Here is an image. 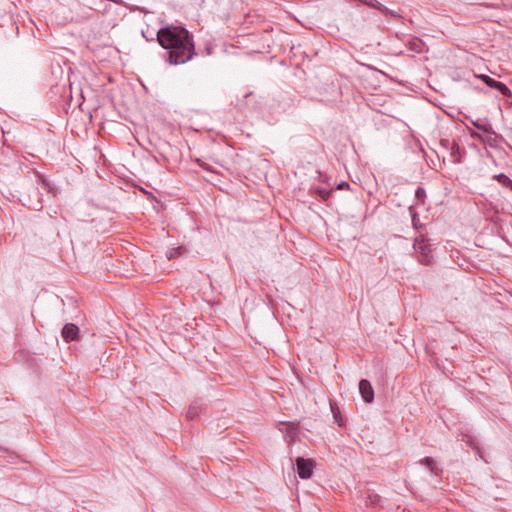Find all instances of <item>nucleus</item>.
<instances>
[{"label":"nucleus","mask_w":512,"mask_h":512,"mask_svg":"<svg viewBox=\"0 0 512 512\" xmlns=\"http://www.w3.org/2000/svg\"><path fill=\"white\" fill-rule=\"evenodd\" d=\"M160 46L167 52L171 65L184 64L195 55L193 35L183 26L166 25L156 34Z\"/></svg>","instance_id":"f257e3e1"},{"label":"nucleus","mask_w":512,"mask_h":512,"mask_svg":"<svg viewBox=\"0 0 512 512\" xmlns=\"http://www.w3.org/2000/svg\"><path fill=\"white\" fill-rule=\"evenodd\" d=\"M413 248L418 254V260L421 264L429 265L432 263V248L426 236L421 234L416 237L413 243Z\"/></svg>","instance_id":"f03ea898"},{"label":"nucleus","mask_w":512,"mask_h":512,"mask_svg":"<svg viewBox=\"0 0 512 512\" xmlns=\"http://www.w3.org/2000/svg\"><path fill=\"white\" fill-rule=\"evenodd\" d=\"M296 471L301 479H309L313 475L315 461L304 457H297L295 460Z\"/></svg>","instance_id":"7ed1b4c3"},{"label":"nucleus","mask_w":512,"mask_h":512,"mask_svg":"<svg viewBox=\"0 0 512 512\" xmlns=\"http://www.w3.org/2000/svg\"><path fill=\"white\" fill-rule=\"evenodd\" d=\"M61 336L66 343L80 339V330L76 324L67 323L61 330Z\"/></svg>","instance_id":"20e7f679"},{"label":"nucleus","mask_w":512,"mask_h":512,"mask_svg":"<svg viewBox=\"0 0 512 512\" xmlns=\"http://www.w3.org/2000/svg\"><path fill=\"white\" fill-rule=\"evenodd\" d=\"M359 392L364 402L372 403L374 401V389L367 379L359 381Z\"/></svg>","instance_id":"39448f33"},{"label":"nucleus","mask_w":512,"mask_h":512,"mask_svg":"<svg viewBox=\"0 0 512 512\" xmlns=\"http://www.w3.org/2000/svg\"><path fill=\"white\" fill-rule=\"evenodd\" d=\"M362 499L364 500L366 506H377L380 504L381 502V497L380 495H378L377 493H375L374 491L368 489L366 491H363L362 494Z\"/></svg>","instance_id":"423d86ee"},{"label":"nucleus","mask_w":512,"mask_h":512,"mask_svg":"<svg viewBox=\"0 0 512 512\" xmlns=\"http://www.w3.org/2000/svg\"><path fill=\"white\" fill-rule=\"evenodd\" d=\"M204 409H205V407L201 402L194 401L193 403L190 404V406L187 410V413H186L187 419L195 420L200 415V413H202V411Z\"/></svg>","instance_id":"0eeeda50"},{"label":"nucleus","mask_w":512,"mask_h":512,"mask_svg":"<svg viewBox=\"0 0 512 512\" xmlns=\"http://www.w3.org/2000/svg\"><path fill=\"white\" fill-rule=\"evenodd\" d=\"M420 463L427 467L432 474L436 476L442 475V469L438 467L436 461L432 457H425L420 461Z\"/></svg>","instance_id":"6e6552de"},{"label":"nucleus","mask_w":512,"mask_h":512,"mask_svg":"<svg viewBox=\"0 0 512 512\" xmlns=\"http://www.w3.org/2000/svg\"><path fill=\"white\" fill-rule=\"evenodd\" d=\"M490 88L497 90L498 92H500L503 96H505L507 98H512L511 90L507 87L506 84H504L501 81H498V80L494 79L491 82Z\"/></svg>","instance_id":"1a4fd4ad"},{"label":"nucleus","mask_w":512,"mask_h":512,"mask_svg":"<svg viewBox=\"0 0 512 512\" xmlns=\"http://www.w3.org/2000/svg\"><path fill=\"white\" fill-rule=\"evenodd\" d=\"M409 212L411 215L412 227L417 231H421L424 228V225L420 222L419 214L415 211L413 206L409 207Z\"/></svg>","instance_id":"9d476101"},{"label":"nucleus","mask_w":512,"mask_h":512,"mask_svg":"<svg viewBox=\"0 0 512 512\" xmlns=\"http://www.w3.org/2000/svg\"><path fill=\"white\" fill-rule=\"evenodd\" d=\"M407 46L409 50L421 53L423 51L424 42L420 38L414 37L408 42Z\"/></svg>","instance_id":"9b49d317"},{"label":"nucleus","mask_w":512,"mask_h":512,"mask_svg":"<svg viewBox=\"0 0 512 512\" xmlns=\"http://www.w3.org/2000/svg\"><path fill=\"white\" fill-rule=\"evenodd\" d=\"M330 408H331V412L333 414V418H334L335 422L340 427L345 426V419L342 417L341 412H340L338 406L336 405V403L330 402Z\"/></svg>","instance_id":"f8f14e48"},{"label":"nucleus","mask_w":512,"mask_h":512,"mask_svg":"<svg viewBox=\"0 0 512 512\" xmlns=\"http://www.w3.org/2000/svg\"><path fill=\"white\" fill-rule=\"evenodd\" d=\"M472 124L478 130H480L488 135H495V132L489 123H483L478 120V121H473Z\"/></svg>","instance_id":"ddd939ff"},{"label":"nucleus","mask_w":512,"mask_h":512,"mask_svg":"<svg viewBox=\"0 0 512 512\" xmlns=\"http://www.w3.org/2000/svg\"><path fill=\"white\" fill-rule=\"evenodd\" d=\"M495 180L502 186L509 188L512 191V179H510L506 174L500 173L493 176Z\"/></svg>","instance_id":"4468645a"},{"label":"nucleus","mask_w":512,"mask_h":512,"mask_svg":"<svg viewBox=\"0 0 512 512\" xmlns=\"http://www.w3.org/2000/svg\"><path fill=\"white\" fill-rule=\"evenodd\" d=\"M449 150H450V155L453 158V162H455V163L461 162L460 147L455 141H452Z\"/></svg>","instance_id":"2eb2a0df"},{"label":"nucleus","mask_w":512,"mask_h":512,"mask_svg":"<svg viewBox=\"0 0 512 512\" xmlns=\"http://www.w3.org/2000/svg\"><path fill=\"white\" fill-rule=\"evenodd\" d=\"M186 252V248L183 246H178L175 248H171L166 252V257L169 260L175 259L179 257L180 255L184 254Z\"/></svg>","instance_id":"dca6fc26"},{"label":"nucleus","mask_w":512,"mask_h":512,"mask_svg":"<svg viewBox=\"0 0 512 512\" xmlns=\"http://www.w3.org/2000/svg\"><path fill=\"white\" fill-rule=\"evenodd\" d=\"M37 177H38V181L42 185V187L44 189H46L49 193H52L53 196H55L56 195V190L51 185V183L43 175L38 174Z\"/></svg>","instance_id":"f3484780"},{"label":"nucleus","mask_w":512,"mask_h":512,"mask_svg":"<svg viewBox=\"0 0 512 512\" xmlns=\"http://www.w3.org/2000/svg\"><path fill=\"white\" fill-rule=\"evenodd\" d=\"M314 192L315 195L324 202H326L332 194V190H328L322 187L316 188Z\"/></svg>","instance_id":"a211bd4d"},{"label":"nucleus","mask_w":512,"mask_h":512,"mask_svg":"<svg viewBox=\"0 0 512 512\" xmlns=\"http://www.w3.org/2000/svg\"><path fill=\"white\" fill-rule=\"evenodd\" d=\"M426 191L423 187H418L415 191V199L417 204L423 205L425 203Z\"/></svg>","instance_id":"6ab92c4d"},{"label":"nucleus","mask_w":512,"mask_h":512,"mask_svg":"<svg viewBox=\"0 0 512 512\" xmlns=\"http://www.w3.org/2000/svg\"><path fill=\"white\" fill-rule=\"evenodd\" d=\"M195 162H196V163H197V164H198L202 169L207 170V171H211V172L213 171V170H212V168H211V166H210V165H208V164H207L206 162H204L203 160H201V159L197 158V159L195 160Z\"/></svg>","instance_id":"aec40b11"},{"label":"nucleus","mask_w":512,"mask_h":512,"mask_svg":"<svg viewBox=\"0 0 512 512\" xmlns=\"http://www.w3.org/2000/svg\"><path fill=\"white\" fill-rule=\"evenodd\" d=\"M480 79L483 81V83H485L488 87L491 86V82L494 80V78L488 76V75H485V74H482L480 75Z\"/></svg>","instance_id":"412c9836"},{"label":"nucleus","mask_w":512,"mask_h":512,"mask_svg":"<svg viewBox=\"0 0 512 512\" xmlns=\"http://www.w3.org/2000/svg\"><path fill=\"white\" fill-rule=\"evenodd\" d=\"M480 79L483 81V83H485L488 87L491 86V82L494 80V78L488 76V75H485V74H482L480 75Z\"/></svg>","instance_id":"4be33fe9"},{"label":"nucleus","mask_w":512,"mask_h":512,"mask_svg":"<svg viewBox=\"0 0 512 512\" xmlns=\"http://www.w3.org/2000/svg\"><path fill=\"white\" fill-rule=\"evenodd\" d=\"M350 188V185L348 182L346 181H342L340 182L338 185H337V189L339 190H344V189H349Z\"/></svg>","instance_id":"5701e85b"},{"label":"nucleus","mask_w":512,"mask_h":512,"mask_svg":"<svg viewBox=\"0 0 512 512\" xmlns=\"http://www.w3.org/2000/svg\"><path fill=\"white\" fill-rule=\"evenodd\" d=\"M288 434L290 435L291 439L293 440V438L296 436L297 434V428L295 426H291V431L288 432Z\"/></svg>","instance_id":"b1692460"},{"label":"nucleus","mask_w":512,"mask_h":512,"mask_svg":"<svg viewBox=\"0 0 512 512\" xmlns=\"http://www.w3.org/2000/svg\"><path fill=\"white\" fill-rule=\"evenodd\" d=\"M451 143L452 142H450L448 139L441 140V145L446 147V148H448V149H450Z\"/></svg>","instance_id":"393cba45"},{"label":"nucleus","mask_w":512,"mask_h":512,"mask_svg":"<svg viewBox=\"0 0 512 512\" xmlns=\"http://www.w3.org/2000/svg\"><path fill=\"white\" fill-rule=\"evenodd\" d=\"M471 136L472 137H478V138L482 139L479 135H476L475 133H472Z\"/></svg>","instance_id":"a878e982"}]
</instances>
